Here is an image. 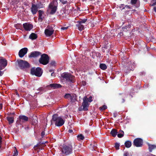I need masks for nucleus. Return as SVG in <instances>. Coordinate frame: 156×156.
<instances>
[{"mask_svg": "<svg viewBox=\"0 0 156 156\" xmlns=\"http://www.w3.org/2000/svg\"><path fill=\"white\" fill-rule=\"evenodd\" d=\"M30 73L32 75L40 77L42 74L43 71L42 70V69L40 67H37L36 68L33 67L30 70Z\"/></svg>", "mask_w": 156, "mask_h": 156, "instance_id": "7", "label": "nucleus"}, {"mask_svg": "<svg viewBox=\"0 0 156 156\" xmlns=\"http://www.w3.org/2000/svg\"><path fill=\"white\" fill-rule=\"evenodd\" d=\"M69 100L72 103L75 102L76 101V98H69Z\"/></svg>", "mask_w": 156, "mask_h": 156, "instance_id": "36", "label": "nucleus"}, {"mask_svg": "<svg viewBox=\"0 0 156 156\" xmlns=\"http://www.w3.org/2000/svg\"><path fill=\"white\" fill-rule=\"evenodd\" d=\"M2 70L0 69V76H2L3 74V72L1 71Z\"/></svg>", "mask_w": 156, "mask_h": 156, "instance_id": "52", "label": "nucleus"}, {"mask_svg": "<svg viewBox=\"0 0 156 156\" xmlns=\"http://www.w3.org/2000/svg\"><path fill=\"white\" fill-rule=\"evenodd\" d=\"M149 147V150L150 152H151L152 150L156 148V145L151 144H148Z\"/></svg>", "mask_w": 156, "mask_h": 156, "instance_id": "21", "label": "nucleus"}, {"mask_svg": "<svg viewBox=\"0 0 156 156\" xmlns=\"http://www.w3.org/2000/svg\"><path fill=\"white\" fill-rule=\"evenodd\" d=\"M96 147L95 146H94V149L95 150V149H96Z\"/></svg>", "mask_w": 156, "mask_h": 156, "instance_id": "62", "label": "nucleus"}, {"mask_svg": "<svg viewBox=\"0 0 156 156\" xmlns=\"http://www.w3.org/2000/svg\"><path fill=\"white\" fill-rule=\"evenodd\" d=\"M76 97V95L75 94H66L64 96V98H74Z\"/></svg>", "mask_w": 156, "mask_h": 156, "instance_id": "25", "label": "nucleus"}, {"mask_svg": "<svg viewBox=\"0 0 156 156\" xmlns=\"http://www.w3.org/2000/svg\"><path fill=\"white\" fill-rule=\"evenodd\" d=\"M120 132V133H118L117 134L118 137L119 138H121L124 136V132L122 130H121Z\"/></svg>", "mask_w": 156, "mask_h": 156, "instance_id": "32", "label": "nucleus"}, {"mask_svg": "<svg viewBox=\"0 0 156 156\" xmlns=\"http://www.w3.org/2000/svg\"><path fill=\"white\" fill-rule=\"evenodd\" d=\"M125 8H126L127 9H132V7L130 6L129 5H126L125 6Z\"/></svg>", "mask_w": 156, "mask_h": 156, "instance_id": "43", "label": "nucleus"}, {"mask_svg": "<svg viewBox=\"0 0 156 156\" xmlns=\"http://www.w3.org/2000/svg\"><path fill=\"white\" fill-rule=\"evenodd\" d=\"M57 9V7L54 5L53 3H50L48 6V9L47 11H50V14L51 15L54 14L55 12Z\"/></svg>", "mask_w": 156, "mask_h": 156, "instance_id": "10", "label": "nucleus"}, {"mask_svg": "<svg viewBox=\"0 0 156 156\" xmlns=\"http://www.w3.org/2000/svg\"><path fill=\"white\" fill-rule=\"evenodd\" d=\"M65 120L56 114L53 115L51 121V124L54 123L56 126H61L64 123Z\"/></svg>", "mask_w": 156, "mask_h": 156, "instance_id": "1", "label": "nucleus"}, {"mask_svg": "<svg viewBox=\"0 0 156 156\" xmlns=\"http://www.w3.org/2000/svg\"><path fill=\"white\" fill-rule=\"evenodd\" d=\"M38 123L37 118V116L34 117L32 121V125H36Z\"/></svg>", "mask_w": 156, "mask_h": 156, "instance_id": "22", "label": "nucleus"}, {"mask_svg": "<svg viewBox=\"0 0 156 156\" xmlns=\"http://www.w3.org/2000/svg\"><path fill=\"white\" fill-rule=\"evenodd\" d=\"M83 102L82 104L83 108H79V111L82 110L87 111L88 110V108L90 104V103L93 101L92 98H83Z\"/></svg>", "mask_w": 156, "mask_h": 156, "instance_id": "3", "label": "nucleus"}, {"mask_svg": "<svg viewBox=\"0 0 156 156\" xmlns=\"http://www.w3.org/2000/svg\"><path fill=\"white\" fill-rule=\"evenodd\" d=\"M49 71L50 72H51V73L53 72V70H52V69H51V70H49Z\"/></svg>", "mask_w": 156, "mask_h": 156, "instance_id": "59", "label": "nucleus"}, {"mask_svg": "<svg viewBox=\"0 0 156 156\" xmlns=\"http://www.w3.org/2000/svg\"><path fill=\"white\" fill-rule=\"evenodd\" d=\"M123 35V33L121 32L119 33L118 34V36H119V37L122 36Z\"/></svg>", "mask_w": 156, "mask_h": 156, "instance_id": "49", "label": "nucleus"}, {"mask_svg": "<svg viewBox=\"0 0 156 156\" xmlns=\"http://www.w3.org/2000/svg\"><path fill=\"white\" fill-rule=\"evenodd\" d=\"M39 13V16L38 18V20H41L40 22H42L43 20L42 18V14H44V12L41 10H39L38 11Z\"/></svg>", "mask_w": 156, "mask_h": 156, "instance_id": "20", "label": "nucleus"}, {"mask_svg": "<svg viewBox=\"0 0 156 156\" xmlns=\"http://www.w3.org/2000/svg\"><path fill=\"white\" fill-rule=\"evenodd\" d=\"M61 76L68 82L74 83L76 82L75 76L70 73L65 72L61 74Z\"/></svg>", "mask_w": 156, "mask_h": 156, "instance_id": "4", "label": "nucleus"}, {"mask_svg": "<svg viewBox=\"0 0 156 156\" xmlns=\"http://www.w3.org/2000/svg\"><path fill=\"white\" fill-rule=\"evenodd\" d=\"M143 144V140L140 138L135 139L133 141V144L136 147H142Z\"/></svg>", "mask_w": 156, "mask_h": 156, "instance_id": "9", "label": "nucleus"}, {"mask_svg": "<svg viewBox=\"0 0 156 156\" xmlns=\"http://www.w3.org/2000/svg\"><path fill=\"white\" fill-rule=\"evenodd\" d=\"M52 99H53V98H49V100H51H51H52Z\"/></svg>", "mask_w": 156, "mask_h": 156, "instance_id": "63", "label": "nucleus"}, {"mask_svg": "<svg viewBox=\"0 0 156 156\" xmlns=\"http://www.w3.org/2000/svg\"><path fill=\"white\" fill-rule=\"evenodd\" d=\"M14 27L17 29L22 30L23 27L22 25L20 23H17L14 25Z\"/></svg>", "mask_w": 156, "mask_h": 156, "instance_id": "28", "label": "nucleus"}, {"mask_svg": "<svg viewBox=\"0 0 156 156\" xmlns=\"http://www.w3.org/2000/svg\"><path fill=\"white\" fill-rule=\"evenodd\" d=\"M49 86L54 89L62 87V85L58 83H51L49 85Z\"/></svg>", "mask_w": 156, "mask_h": 156, "instance_id": "18", "label": "nucleus"}, {"mask_svg": "<svg viewBox=\"0 0 156 156\" xmlns=\"http://www.w3.org/2000/svg\"><path fill=\"white\" fill-rule=\"evenodd\" d=\"M124 4H121L119 6L120 9H121V10H122L125 9V7H124Z\"/></svg>", "mask_w": 156, "mask_h": 156, "instance_id": "40", "label": "nucleus"}, {"mask_svg": "<svg viewBox=\"0 0 156 156\" xmlns=\"http://www.w3.org/2000/svg\"><path fill=\"white\" fill-rule=\"evenodd\" d=\"M55 61H52L50 63V64L51 66H55Z\"/></svg>", "mask_w": 156, "mask_h": 156, "instance_id": "42", "label": "nucleus"}, {"mask_svg": "<svg viewBox=\"0 0 156 156\" xmlns=\"http://www.w3.org/2000/svg\"><path fill=\"white\" fill-rule=\"evenodd\" d=\"M123 156H129V153L128 152H126L124 154Z\"/></svg>", "mask_w": 156, "mask_h": 156, "instance_id": "47", "label": "nucleus"}, {"mask_svg": "<svg viewBox=\"0 0 156 156\" xmlns=\"http://www.w3.org/2000/svg\"><path fill=\"white\" fill-rule=\"evenodd\" d=\"M131 142L129 140H127L125 143V145L127 148H129L131 146Z\"/></svg>", "mask_w": 156, "mask_h": 156, "instance_id": "26", "label": "nucleus"}, {"mask_svg": "<svg viewBox=\"0 0 156 156\" xmlns=\"http://www.w3.org/2000/svg\"><path fill=\"white\" fill-rule=\"evenodd\" d=\"M18 152L17 150L16 149V150L14 151V152L12 156H17L18 155Z\"/></svg>", "mask_w": 156, "mask_h": 156, "instance_id": "39", "label": "nucleus"}, {"mask_svg": "<svg viewBox=\"0 0 156 156\" xmlns=\"http://www.w3.org/2000/svg\"><path fill=\"white\" fill-rule=\"evenodd\" d=\"M24 30L27 31H29L33 28V25L29 23H26L23 24Z\"/></svg>", "mask_w": 156, "mask_h": 156, "instance_id": "13", "label": "nucleus"}, {"mask_svg": "<svg viewBox=\"0 0 156 156\" xmlns=\"http://www.w3.org/2000/svg\"><path fill=\"white\" fill-rule=\"evenodd\" d=\"M17 62L19 67L21 69L24 70L30 67V64L26 61L20 60H17Z\"/></svg>", "mask_w": 156, "mask_h": 156, "instance_id": "5", "label": "nucleus"}, {"mask_svg": "<svg viewBox=\"0 0 156 156\" xmlns=\"http://www.w3.org/2000/svg\"><path fill=\"white\" fill-rule=\"evenodd\" d=\"M42 5H43L42 4H41L40 5H37V9L38 8L40 9V8H42L43 7V6H42Z\"/></svg>", "mask_w": 156, "mask_h": 156, "instance_id": "45", "label": "nucleus"}, {"mask_svg": "<svg viewBox=\"0 0 156 156\" xmlns=\"http://www.w3.org/2000/svg\"><path fill=\"white\" fill-rule=\"evenodd\" d=\"M107 108V107L106 105H104L100 107L99 108V109L103 111L106 109Z\"/></svg>", "mask_w": 156, "mask_h": 156, "instance_id": "33", "label": "nucleus"}, {"mask_svg": "<svg viewBox=\"0 0 156 156\" xmlns=\"http://www.w3.org/2000/svg\"><path fill=\"white\" fill-rule=\"evenodd\" d=\"M125 100L124 99L122 98V101H121V103H124L125 101Z\"/></svg>", "mask_w": 156, "mask_h": 156, "instance_id": "56", "label": "nucleus"}, {"mask_svg": "<svg viewBox=\"0 0 156 156\" xmlns=\"http://www.w3.org/2000/svg\"><path fill=\"white\" fill-rule=\"evenodd\" d=\"M135 66V63L134 62H132L131 61L127 62L126 67L127 68V70L126 71V72H129L131 70H133Z\"/></svg>", "mask_w": 156, "mask_h": 156, "instance_id": "11", "label": "nucleus"}, {"mask_svg": "<svg viewBox=\"0 0 156 156\" xmlns=\"http://www.w3.org/2000/svg\"><path fill=\"white\" fill-rule=\"evenodd\" d=\"M37 37V34L34 33H32L29 36V38L32 40L36 39Z\"/></svg>", "mask_w": 156, "mask_h": 156, "instance_id": "23", "label": "nucleus"}, {"mask_svg": "<svg viewBox=\"0 0 156 156\" xmlns=\"http://www.w3.org/2000/svg\"><path fill=\"white\" fill-rule=\"evenodd\" d=\"M62 4L64 5L66 4H68V2L67 1H65L64 0H59Z\"/></svg>", "mask_w": 156, "mask_h": 156, "instance_id": "37", "label": "nucleus"}, {"mask_svg": "<svg viewBox=\"0 0 156 156\" xmlns=\"http://www.w3.org/2000/svg\"><path fill=\"white\" fill-rule=\"evenodd\" d=\"M87 19H83L81 20L78 21L80 22V23L82 24L85 23L87 21Z\"/></svg>", "mask_w": 156, "mask_h": 156, "instance_id": "34", "label": "nucleus"}, {"mask_svg": "<svg viewBox=\"0 0 156 156\" xmlns=\"http://www.w3.org/2000/svg\"><path fill=\"white\" fill-rule=\"evenodd\" d=\"M113 116L114 118H115L116 116V114L115 113H114Z\"/></svg>", "mask_w": 156, "mask_h": 156, "instance_id": "58", "label": "nucleus"}, {"mask_svg": "<svg viewBox=\"0 0 156 156\" xmlns=\"http://www.w3.org/2000/svg\"><path fill=\"white\" fill-rule=\"evenodd\" d=\"M45 135V132L44 131H43L41 133V136L42 138Z\"/></svg>", "mask_w": 156, "mask_h": 156, "instance_id": "44", "label": "nucleus"}, {"mask_svg": "<svg viewBox=\"0 0 156 156\" xmlns=\"http://www.w3.org/2000/svg\"><path fill=\"white\" fill-rule=\"evenodd\" d=\"M41 55V53L39 51H34L31 52L30 55L29 56V57L36 58L37 57Z\"/></svg>", "mask_w": 156, "mask_h": 156, "instance_id": "15", "label": "nucleus"}, {"mask_svg": "<svg viewBox=\"0 0 156 156\" xmlns=\"http://www.w3.org/2000/svg\"><path fill=\"white\" fill-rule=\"evenodd\" d=\"M138 0H131V4L133 5L137 3Z\"/></svg>", "mask_w": 156, "mask_h": 156, "instance_id": "38", "label": "nucleus"}, {"mask_svg": "<svg viewBox=\"0 0 156 156\" xmlns=\"http://www.w3.org/2000/svg\"><path fill=\"white\" fill-rule=\"evenodd\" d=\"M120 144L118 143H115V147L117 150H118L119 149Z\"/></svg>", "mask_w": 156, "mask_h": 156, "instance_id": "35", "label": "nucleus"}, {"mask_svg": "<svg viewBox=\"0 0 156 156\" xmlns=\"http://www.w3.org/2000/svg\"><path fill=\"white\" fill-rule=\"evenodd\" d=\"M28 117L23 115H20L19 117V119L16 121V124L18 125H21L23 122H26L28 120Z\"/></svg>", "mask_w": 156, "mask_h": 156, "instance_id": "8", "label": "nucleus"}, {"mask_svg": "<svg viewBox=\"0 0 156 156\" xmlns=\"http://www.w3.org/2000/svg\"><path fill=\"white\" fill-rule=\"evenodd\" d=\"M68 132L69 133H72L73 132V130L72 129H69Z\"/></svg>", "mask_w": 156, "mask_h": 156, "instance_id": "55", "label": "nucleus"}, {"mask_svg": "<svg viewBox=\"0 0 156 156\" xmlns=\"http://www.w3.org/2000/svg\"><path fill=\"white\" fill-rule=\"evenodd\" d=\"M30 10L33 14L34 15L36 14L38 11L37 5L32 4Z\"/></svg>", "mask_w": 156, "mask_h": 156, "instance_id": "16", "label": "nucleus"}, {"mask_svg": "<svg viewBox=\"0 0 156 156\" xmlns=\"http://www.w3.org/2000/svg\"><path fill=\"white\" fill-rule=\"evenodd\" d=\"M81 83L83 86H85L86 84V82L85 81H82Z\"/></svg>", "mask_w": 156, "mask_h": 156, "instance_id": "48", "label": "nucleus"}, {"mask_svg": "<svg viewBox=\"0 0 156 156\" xmlns=\"http://www.w3.org/2000/svg\"><path fill=\"white\" fill-rule=\"evenodd\" d=\"M154 10L155 11V12H156V7H154Z\"/></svg>", "mask_w": 156, "mask_h": 156, "instance_id": "61", "label": "nucleus"}, {"mask_svg": "<svg viewBox=\"0 0 156 156\" xmlns=\"http://www.w3.org/2000/svg\"><path fill=\"white\" fill-rule=\"evenodd\" d=\"M84 136L82 134L78 135L77 136V139L79 141L83 140L84 139Z\"/></svg>", "mask_w": 156, "mask_h": 156, "instance_id": "29", "label": "nucleus"}, {"mask_svg": "<svg viewBox=\"0 0 156 156\" xmlns=\"http://www.w3.org/2000/svg\"><path fill=\"white\" fill-rule=\"evenodd\" d=\"M16 95H17V97H19L20 96H19V94H18V93H17V92H16Z\"/></svg>", "mask_w": 156, "mask_h": 156, "instance_id": "60", "label": "nucleus"}, {"mask_svg": "<svg viewBox=\"0 0 156 156\" xmlns=\"http://www.w3.org/2000/svg\"><path fill=\"white\" fill-rule=\"evenodd\" d=\"M28 49L26 48H24L21 49L19 52V56L20 58L23 57L27 53Z\"/></svg>", "mask_w": 156, "mask_h": 156, "instance_id": "12", "label": "nucleus"}, {"mask_svg": "<svg viewBox=\"0 0 156 156\" xmlns=\"http://www.w3.org/2000/svg\"><path fill=\"white\" fill-rule=\"evenodd\" d=\"M44 90V88L42 87H40L39 88V90L40 91H43Z\"/></svg>", "mask_w": 156, "mask_h": 156, "instance_id": "51", "label": "nucleus"}, {"mask_svg": "<svg viewBox=\"0 0 156 156\" xmlns=\"http://www.w3.org/2000/svg\"><path fill=\"white\" fill-rule=\"evenodd\" d=\"M155 5V4L154 3L153 4V5Z\"/></svg>", "mask_w": 156, "mask_h": 156, "instance_id": "64", "label": "nucleus"}, {"mask_svg": "<svg viewBox=\"0 0 156 156\" xmlns=\"http://www.w3.org/2000/svg\"><path fill=\"white\" fill-rule=\"evenodd\" d=\"M7 60L5 59H0V69H3L7 65Z\"/></svg>", "mask_w": 156, "mask_h": 156, "instance_id": "14", "label": "nucleus"}, {"mask_svg": "<svg viewBox=\"0 0 156 156\" xmlns=\"http://www.w3.org/2000/svg\"><path fill=\"white\" fill-rule=\"evenodd\" d=\"M39 145H38V144H37V145H35L34 147V148H35V147H38L39 146Z\"/></svg>", "mask_w": 156, "mask_h": 156, "instance_id": "57", "label": "nucleus"}, {"mask_svg": "<svg viewBox=\"0 0 156 156\" xmlns=\"http://www.w3.org/2000/svg\"><path fill=\"white\" fill-rule=\"evenodd\" d=\"M2 103L0 104V109H2Z\"/></svg>", "mask_w": 156, "mask_h": 156, "instance_id": "53", "label": "nucleus"}, {"mask_svg": "<svg viewBox=\"0 0 156 156\" xmlns=\"http://www.w3.org/2000/svg\"><path fill=\"white\" fill-rule=\"evenodd\" d=\"M87 40L90 41V42H93L94 41L93 38L92 37H88V39H87Z\"/></svg>", "mask_w": 156, "mask_h": 156, "instance_id": "41", "label": "nucleus"}, {"mask_svg": "<svg viewBox=\"0 0 156 156\" xmlns=\"http://www.w3.org/2000/svg\"><path fill=\"white\" fill-rule=\"evenodd\" d=\"M54 31V30L52 29L51 30L48 29H46L44 31V33L47 36H50L53 34Z\"/></svg>", "mask_w": 156, "mask_h": 156, "instance_id": "17", "label": "nucleus"}, {"mask_svg": "<svg viewBox=\"0 0 156 156\" xmlns=\"http://www.w3.org/2000/svg\"><path fill=\"white\" fill-rule=\"evenodd\" d=\"M77 24H76V26L77 27L78 29L80 30H82L84 29V26L79 21L77 22Z\"/></svg>", "mask_w": 156, "mask_h": 156, "instance_id": "19", "label": "nucleus"}, {"mask_svg": "<svg viewBox=\"0 0 156 156\" xmlns=\"http://www.w3.org/2000/svg\"><path fill=\"white\" fill-rule=\"evenodd\" d=\"M118 133L117 130L115 129H112L110 132V134L114 137H115Z\"/></svg>", "mask_w": 156, "mask_h": 156, "instance_id": "24", "label": "nucleus"}, {"mask_svg": "<svg viewBox=\"0 0 156 156\" xmlns=\"http://www.w3.org/2000/svg\"><path fill=\"white\" fill-rule=\"evenodd\" d=\"M131 27V25L129 24L127 26H126L124 27H122V31H124L125 32H126L128 30V29H129V28Z\"/></svg>", "mask_w": 156, "mask_h": 156, "instance_id": "27", "label": "nucleus"}, {"mask_svg": "<svg viewBox=\"0 0 156 156\" xmlns=\"http://www.w3.org/2000/svg\"><path fill=\"white\" fill-rule=\"evenodd\" d=\"M100 68L102 70H105L107 69L106 65L103 63H101L100 65Z\"/></svg>", "mask_w": 156, "mask_h": 156, "instance_id": "31", "label": "nucleus"}, {"mask_svg": "<svg viewBox=\"0 0 156 156\" xmlns=\"http://www.w3.org/2000/svg\"><path fill=\"white\" fill-rule=\"evenodd\" d=\"M2 137L0 136V147H1V144L2 142Z\"/></svg>", "mask_w": 156, "mask_h": 156, "instance_id": "54", "label": "nucleus"}, {"mask_svg": "<svg viewBox=\"0 0 156 156\" xmlns=\"http://www.w3.org/2000/svg\"><path fill=\"white\" fill-rule=\"evenodd\" d=\"M9 124L12 123L14 122V118L12 117H8L7 118Z\"/></svg>", "mask_w": 156, "mask_h": 156, "instance_id": "30", "label": "nucleus"}, {"mask_svg": "<svg viewBox=\"0 0 156 156\" xmlns=\"http://www.w3.org/2000/svg\"><path fill=\"white\" fill-rule=\"evenodd\" d=\"M49 60V57L48 55L45 54H43L41 55V57L39 59V62L43 65H45L47 64Z\"/></svg>", "mask_w": 156, "mask_h": 156, "instance_id": "6", "label": "nucleus"}, {"mask_svg": "<svg viewBox=\"0 0 156 156\" xmlns=\"http://www.w3.org/2000/svg\"><path fill=\"white\" fill-rule=\"evenodd\" d=\"M62 154L67 155L72 153L73 147L71 144H64L61 149Z\"/></svg>", "mask_w": 156, "mask_h": 156, "instance_id": "2", "label": "nucleus"}, {"mask_svg": "<svg viewBox=\"0 0 156 156\" xmlns=\"http://www.w3.org/2000/svg\"><path fill=\"white\" fill-rule=\"evenodd\" d=\"M68 28V27H62L61 28V29L63 30H66Z\"/></svg>", "mask_w": 156, "mask_h": 156, "instance_id": "46", "label": "nucleus"}, {"mask_svg": "<svg viewBox=\"0 0 156 156\" xmlns=\"http://www.w3.org/2000/svg\"><path fill=\"white\" fill-rule=\"evenodd\" d=\"M51 76H53L54 77H55V75L54 72H53L51 73Z\"/></svg>", "mask_w": 156, "mask_h": 156, "instance_id": "50", "label": "nucleus"}]
</instances>
